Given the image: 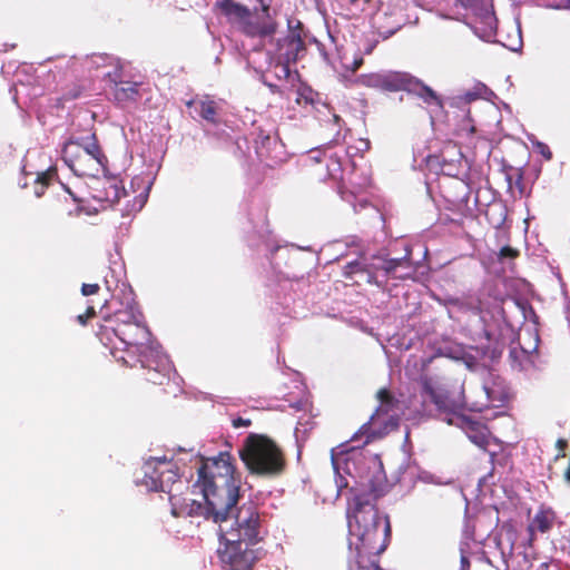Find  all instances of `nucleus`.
<instances>
[{"instance_id":"f257e3e1","label":"nucleus","mask_w":570,"mask_h":570,"mask_svg":"<svg viewBox=\"0 0 570 570\" xmlns=\"http://www.w3.org/2000/svg\"><path fill=\"white\" fill-rule=\"evenodd\" d=\"M240 474L237 473L228 452H220L217 456L202 459L197 469V489L205 500V504L189 500V503L177 507V499L171 503L173 514L204 517L222 524L228 521L233 505L240 499Z\"/></svg>"},{"instance_id":"f03ea898","label":"nucleus","mask_w":570,"mask_h":570,"mask_svg":"<svg viewBox=\"0 0 570 570\" xmlns=\"http://www.w3.org/2000/svg\"><path fill=\"white\" fill-rule=\"evenodd\" d=\"M368 491L354 495V513L350 520V531L356 540L355 560L350 564L380 566L379 556L391 540V524L387 517L381 518L374 501L384 495L386 484L380 479L370 480Z\"/></svg>"},{"instance_id":"7ed1b4c3","label":"nucleus","mask_w":570,"mask_h":570,"mask_svg":"<svg viewBox=\"0 0 570 570\" xmlns=\"http://www.w3.org/2000/svg\"><path fill=\"white\" fill-rule=\"evenodd\" d=\"M421 386L422 394L435 405V410L443 421L460 416L464 409L482 412L489 409L494 400L491 390L483 384L473 386L469 393H465L462 385L458 397H453L443 384L429 376L421 377Z\"/></svg>"},{"instance_id":"20e7f679","label":"nucleus","mask_w":570,"mask_h":570,"mask_svg":"<svg viewBox=\"0 0 570 570\" xmlns=\"http://www.w3.org/2000/svg\"><path fill=\"white\" fill-rule=\"evenodd\" d=\"M238 453L252 475L277 478L286 469L284 451L273 439L265 434H248Z\"/></svg>"},{"instance_id":"39448f33","label":"nucleus","mask_w":570,"mask_h":570,"mask_svg":"<svg viewBox=\"0 0 570 570\" xmlns=\"http://www.w3.org/2000/svg\"><path fill=\"white\" fill-rule=\"evenodd\" d=\"M237 503L238 501L233 505L228 515V520H234L230 528L225 530L220 527L222 538H238L239 540L258 543L263 540V520L257 505L250 500L239 507Z\"/></svg>"},{"instance_id":"423d86ee","label":"nucleus","mask_w":570,"mask_h":570,"mask_svg":"<svg viewBox=\"0 0 570 570\" xmlns=\"http://www.w3.org/2000/svg\"><path fill=\"white\" fill-rule=\"evenodd\" d=\"M62 154L69 167L81 176L95 175L107 163L95 135L85 145L78 141H68L62 149Z\"/></svg>"},{"instance_id":"0eeeda50","label":"nucleus","mask_w":570,"mask_h":570,"mask_svg":"<svg viewBox=\"0 0 570 570\" xmlns=\"http://www.w3.org/2000/svg\"><path fill=\"white\" fill-rule=\"evenodd\" d=\"M144 478L141 483L150 491H161L169 495V501L177 499L175 487L181 485L177 464L164 458H149L144 463Z\"/></svg>"},{"instance_id":"6e6552de","label":"nucleus","mask_w":570,"mask_h":570,"mask_svg":"<svg viewBox=\"0 0 570 570\" xmlns=\"http://www.w3.org/2000/svg\"><path fill=\"white\" fill-rule=\"evenodd\" d=\"M224 548L218 550L219 559L227 570H252L259 559L258 550L252 543L238 538H223Z\"/></svg>"},{"instance_id":"1a4fd4ad","label":"nucleus","mask_w":570,"mask_h":570,"mask_svg":"<svg viewBox=\"0 0 570 570\" xmlns=\"http://www.w3.org/2000/svg\"><path fill=\"white\" fill-rule=\"evenodd\" d=\"M306 52L305 42L296 31H289L276 41L275 59L276 68L281 69L278 78H288L291 75L289 65L295 63Z\"/></svg>"},{"instance_id":"9d476101","label":"nucleus","mask_w":570,"mask_h":570,"mask_svg":"<svg viewBox=\"0 0 570 570\" xmlns=\"http://www.w3.org/2000/svg\"><path fill=\"white\" fill-rule=\"evenodd\" d=\"M412 75L405 71L385 70L362 75L358 81L366 88L384 92L407 91Z\"/></svg>"},{"instance_id":"9b49d317","label":"nucleus","mask_w":570,"mask_h":570,"mask_svg":"<svg viewBox=\"0 0 570 570\" xmlns=\"http://www.w3.org/2000/svg\"><path fill=\"white\" fill-rule=\"evenodd\" d=\"M110 82V92L114 101L121 107L136 104L141 98V82L124 79L122 67L117 65L112 71L106 75Z\"/></svg>"},{"instance_id":"f8f14e48","label":"nucleus","mask_w":570,"mask_h":570,"mask_svg":"<svg viewBox=\"0 0 570 570\" xmlns=\"http://www.w3.org/2000/svg\"><path fill=\"white\" fill-rule=\"evenodd\" d=\"M119 343L129 356L150 345L151 333L144 320L129 324L124 328H118Z\"/></svg>"},{"instance_id":"ddd939ff","label":"nucleus","mask_w":570,"mask_h":570,"mask_svg":"<svg viewBox=\"0 0 570 570\" xmlns=\"http://www.w3.org/2000/svg\"><path fill=\"white\" fill-rule=\"evenodd\" d=\"M450 425H455L464 431L469 440L482 450H487L489 445L490 432L485 424L480 421L472 420L471 417L461 414L452 419H445Z\"/></svg>"},{"instance_id":"4468645a","label":"nucleus","mask_w":570,"mask_h":570,"mask_svg":"<svg viewBox=\"0 0 570 570\" xmlns=\"http://www.w3.org/2000/svg\"><path fill=\"white\" fill-rule=\"evenodd\" d=\"M68 195L58 196L50 204V213L57 219L76 217L81 214L80 200L68 189Z\"/></svg>"},{"instance_id":"2eb2a0df","label":"nucleus","mask_w":570,"mask_h":570,"mask_svg":"<svg viewBox=\"0 0 570 570\" xmlns=\"http://www.w3.org/2000/svg\"><path fill=\"white\" fill-rule=\"evenodd\" d=\"M283 146L276 137L261 131L255 139V150L261 160L277 163L283 154Z\"/></svg>"},{"instance_id":"dca6fc26","label":"nucleus","mask_w":570,"mask_h":570,"mask_svg":"<svg viewBox=\"0 0 570 570\" xmlns=\"http://www.w3.org/2000/svg\"><path fill=\"white\" fill-rule=\"evenodd\" d=\"M460 306L475 315L489 314L492 311V297L483 289L469 293L462 297Z\"/></svg>"},{"instance_id":"f3484780","label":"nucleus","mask_w":570,"mask_h":570,"mask_svg":"<svg viewBox=\"0 0 570 570\" xmlns=\"http://www.w3.org/2000/svg\"><path fill=\"white\" fill-rule=\"evenodd\" d=\"M126 195L127 193L122 181L116 177H111L101 183V188L96 189L94 197L99 202H105L108 205L114 206Z\"/></svg>"},{"instance_id":"a211bd4d","label":"nucleus","mask_w":570,"mask_h":570,"mask_svg":"<svg viewBox=\"0 0 570 570\" xmlns=\"http://www.w3.org/2000/svg\"><path fill=\"white\" fill-rule=\"evenodd\" d=\"M130 357H136L135 362H129L124 356L120 358L124 360L125 363L129 364V366L134 367L137 365V363L140 364V367L145 370V372H148V370L155 371L156 370V362L160 360V357H168L160 348L159 346H155L153 344L142 347L139 352L135 353Z\"/></svg>"},{"instance_id":"6ab92c4d","label":"nucleus","mask_w":570,"mask_h":570,"mask_svg":"<svg viewBox=\"0 0 570 570\" xmlns=\"http://www.w3.org/2000/svg\"><path fill=\"white\" fill-rule=\"evenodd\" d=\"M357 275L367 284H377L376 275L374 274V262L368 263L366 258H361L350 262L344 266L343 276L345 278L353 279Z\"/></svg>"},{"instance_id":"aec40b11","label":"nucleus","mask_w":570,"mask_h":570,"mask_svg":"<svg viewBox=\"0 0 570 570\" xmlns=\"http://www.w3.org/2000/svg\"><path fill=\"white\" fill-rule=\"evenodd\" d=\"M411 83H409L407 94L414 95L420 98L428 106H435L439 109L443 108V100L431 87L425 85L419 78L412 76Z\"/></svg>"},{"instance_id":"412c9836","label":"nucleus","mask_w":570,"mask_h":570,"mask_svg":"<svg viewBox=\"0 0 570 570\" xmlns=\"http://www.w3.org/2000/svg\"><path fill=\"white\" fill-rule=\"evenodd\" d=\"M409 2L410 0H379V11L383 12L384 16L395 17L393 27L387 30L389 33H394L404 23V11L406 10Z\"/></svg>"},{"instance_id":"4be33fe9","label":"nucleus","mask_w":570,"mask_h":570,"mask_svg":"<svg viewBox=\"0 0 570 570\" xmlns=\"http://www.w3.org/2000/svg\"><path fill=\"white\" fill-rule=\"evenodd\" d=\"M240 29L248 37H267L275 32V24L267 22L259 17H254L249 12V17L242 20Z\"/></svg>"},{"instance_id":"5701e85b","label":"nucleus","mask_w":570,"mask_h":570,"mask_svg":"<svg viewBox=\"0 0 570 570\" xmlns=\"http://www.w3.org/2000/svg\"><path fill=\"white\" fill-rule=\"evenodd\" d=\"M215 8L225 16L229 21H236L238 23L242 20L249 17V9L234 0H219L215 3Z\"/></svg>"},{"instance_id":"b1692460","label":"nucleus","mask_w":570,"mask_h":570,"mask_svg":"<svg viewBox=\"0 0 570 570\" xmlns=\"http://www.w3.org/2000/svg\"><path fill=\"white\" fill-rule=\"evenodd\" d=\"M171 365L168 357H160L159 361L156 362V370L144 373V379L147 383L154 385H166L170 380Z\"/></svg>"},{"instance_id":"393cba45","label":"nucleus","mask_w":570,"mask_h":570,"mask_svg":"<svg viewBox=\"0 0 570 570\" xmlns=\"http://www.w3.org/2000/svg\"><path fill=\"white\" fill-rule=\"evenodd\" d=\"M374 262V274L376 275L377 271H383L385 275H394L397 268H410L411 259L410 256H403L400 258H386L383 256H373Z\"/></svg>"},{"instance_id":"a878e982","label":"nucleus","mask_w":570,"mask_h":570,"mask_svg":"<svg viewBox=\"0 0 570 570\" xmlns=\"http://www.w3.org/2000/svg\"><path fill=\"white\" fill-rule=\"evenodd\" d=\"M105 320L112 323L117 328H124L129 324L144 320V315L137 307L128 305L125 309L117 311Z\"/></svg>"},{"instance_id":"bb28decb","label":"nucleus","mask_w":570,"mask_h":570,"mask_svg":"<svg viewBox=\"0 0 570 570\" xmlns=\"http://www.w3.org/2000/svg\"><path fill=\"white\" fill-rule=\"evenodd\" d=\"M96 335L99 341L110 350V353L115 355V351L118 348L117 342H119L117 326H114L112 323L104 320V323L99 325Z\"/></svg>"},{"instance_id":"cd10ccee","label":"nucleus","mask_w":570,"mask_h":570,"mask_svg":"<svg viewBox=\"0 0 570 570\" xmlns=\"http://www.w3.org/2000/svg\"><path fill=\"white\" fill-rule=\"evenodd\" d=\"M376 397L380 402V405L375 410V413L371 416L372 421L375 420V417H380L381 415H389L391 412L397 410L399 401L394 397L389 389H380L376 393Z\"/></svg>"},{"instance_id":"c85d7f7f","label":"nucleus","mask_w":570,"mask_h":570,"mask_svg":"<svg viewBox=\"0 0 570 570\" xmlns=\"http://www.w3.org/2000/svg\"><path fill=\"white\" fill-rule=\"evenodd\" d=\"M557 519L556 512L551 509H540L529 525V530L546 533L553 528Z\"/></svg>"},{"instance_id":"c756f323","label":"nucleus","mask_w":570,"mask_h":570,"mask_svg":"<svg viewBox=\"0 0 570 570\" xmlns=\"http://www.w3.org/2000/svg\"><path fill=\"white\" fill-rule=\"evenodd\" d=\"M445 8H449L445 16L451 19L460 20L465 16V11L471 9L475 0H443Z\"/></svg>"},{"instance_id":"7c9ffc66","label":"nucleus","mask_w":570,"mask_h":570,"mask_svg":"<svg viewBox=\"0 0 570 570\" xmlns=\"http://www.w3.org/2000/svg\"><path fill=\"white\" fill-rule=\"evenodd\" d=\"M199 116L215 124L216 117H217V106L216 102L213 100H203L199 102Z\"/></svg>"},{"instance_id":"2f4dec72","label":"nucleus","mask_w":570,"mask_h":570,"mask_svg":"<svg viewBox=\"0 0 570 570\" xmlns=\"http://www.w3.org/2000/svg\"><path fill=\"white\" fill-rule=\"evenodd\" d=\"M507 181L509 189L515 187L519 191L520 197L524 195V183H523V173L521 169H517L515 173L507 174Z\"/></svg>"},{"instance_id":"473e14b6","label":"nucleus","mask_w":570,"mask_h":570,"mask_svg":"<svg viewBox=\"0 0 570 570\" xmlns=\"http://www.w3.org/2000/svg\"><path fill=\"white\" fill-rule=\"evenodd\" d=\"M510 567H512L513 570H530L532 564L527 554H519L512 558L511 563H508V568Z\"/></svg>"},{"instance_id":"72a5a7b5","label":"nucleus","mask_w":570,"mask_h":570,"mask_svg":"<svg viewBox=\"0 0 570 570\" xmlns=\"http://www.w3.org/2000/svg\"><path fill=\"white\" fill-rule=\"evenodd\" d=\"M96 316V309L94 306H88L86 312L83 314H79L77 316V322L80 325H86L89 320L94 318Z\"/></svg>"},{"instance_id":"f704fd0d","label":"nucleus","mask_w":570,"mask_h":570,"mask_svg":"<svg viewBox=\"0 0 570 570\" xmlns=\"http://www.w3.org/2000/svg\"><path fill=\"white\" fill-rule=\"evenodd\" d=\"M519 256V250L511 247V246H503L501 249H500V253H499V258L500 259H503V258H511V259H514Z\"/></svg>"},{"instance_id":"c9c22d12","label":"nucleus","mask_w":570,"mask_h":570,"mask_svg":"<svg viewBox=\"0 0 570 570\" xmlns=\"http://www.w3.org/2000/svg\"><path fill=\"white\" fill-rule=\"evenodd\" d=\"M48 181L49 177L46 174H42V176L38 177L37 187L35 189L37 197H41L43 195V190L48 186Z\"/></svg>"},{"instance_id":"e433bc0d","label":"nucleus","mask_w":570,"mask_h":570,"mask_svg":"<svg viewBox=\"0 0 570 570\" xmlns=\"http://www.w3.org/2000/svg\"><path fill=\"white\" fill-rule=\"evenodd\" d=\"M100 291V286L98 284H82L81 294L83 296L95 295Z\"/></svg>"},{"instance_id":"4c0bfd02","label":"nucleus","mask_w":570,"mask_h":570,"mask_svg":"<svg viewBox=\"0 0 570 570\" xmlns=\"http://www.w3.org/2000/svg\"><path fill=\"white\" fill-rule=\"evenodd\" d=\"M568 446H569V444L566 439H558L556 442V448L558 449V452H559L557 458H564Z\"/></svg>"},{"instance_id":"58836bf2","label":"nucleus","mask_w":570,"mask_h":570,"mask_svg":"<svg viewBox=\"0 0 570 570\" xmlns=\"http://www.w3.org/2000/svg\"><path fill=\"white\" fill-rule=\"evenodd\" d=\"M537 149L538 151L544 157V159L547 160H551L552 159V151L550 149V147L543 142H539L537 145Z\"/></svg>"},{"instance_id":"ea45409f","label":"nucleus","mask_w":570,"mask_h":570,"mask_svg":"<svg viewBox=\"0 0 570 570\" xmlns=\"http://www.w3.org/2000/svg\"><path fill=\"white\" fill-rule=\"evenodd\" d=\"M235 429L238 428H247L252 425V421L249 419L236 417L232 422Z\"/></svg>"},{"instance_id":"a19ab883","label":"nucleus","mask_w":570,"mask_h":570,"mask_svg":"<svg viewBox=\"0 0 570 570\" xmlns=\"http://www.w3.org/2000/svg\"><path fill=\"white\" fill-rule=\"evenodd\" d=\"M350 570H383L380 566L350 564Z\"/></svg>"},{"instance_id":"79ce46f5","label":"nucleus","mask_w":570,"mask_h":570,"mask_svg":"<svg viewBox=\"0 0 570 570\" xmlns=\"http://www.w3.org/2000/svg\"><path fill=\"white\" fill-rule=\"evenodd\" d=\"M485 23L489 26L490 30L493 31L497 26V18L493 13H487L484 16Z\"/></svg>"},{"instance_id":"37998d69","label":"nucleus","mask_w":570,"mask_h":570,"mask_svg":"<svg viewBox=\"0 0 570 570\" xmlns=\"http://www.w3.org/2000/svg\"><path fill=\"white\" fill-rule=\"evenodd\" d=\"M470 560L465 554H461L460 570H470Z\"/></svg>"},{"instance_id":"c03bdc74","label":"nucleus","mask_w":570,"mask_h":570,"mask_svg":"<svg viewBox=\"0 0 570 570\" xmlns=\"http://www.w3.org/2000/svg\"><path fill=\"white\" fill-rule=\"evenodd\" d=\"M79 96H80V89L77 88V89L72 90L71 92L65 94L62 96V99L63 100H72V99H77Z\"/></svg>"},{"instance_id":"a18cd8bd","label":"nucleus","mask_w":570,"mask_h":570,"mask_svg":"<svg viewBox=\"0 0 570 570\" xmlns=\"http://www.w3.org/2000/svg\"><path fill=\"white\" fill-rule=\"evenodd\" d=\"M363 63V59L362 58H358V59H355L352 63V67H351V70L354 72L356 71Z\"/></svg>"},{"instance_id":"49530a36","label":"nucleus","mask_w":570,"mask_h":570,"mask_svg":"<svg viewBox=\"0 0 570 570\" xmlns=\"http://www.w3.org/2000/svg\"><path fill=\"white\" fill-rule=\"evenodd\" d=\"M557 9H570V0H561L558 6H554Z\"/></svg>"}]
</instances>
